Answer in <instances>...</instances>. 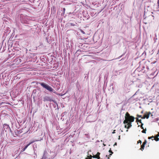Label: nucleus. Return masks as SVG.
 <instances>
[{"mask_svg": "<svg viewBox=\"0 0 159 159\" xmlns=\"http://www.w3.org/2000/svg\"><path fill=\"white\" fill-rule=\"evenodd\" d=\"M125 118V120H124L123 123L124 124H127V125H125V127L129 129L132 126L131 122L134 121V118L132 116H130L129 114L127 112L126 113Z\"/></svg>", "mask_w": 159, "mask_h": 159, "instance_id": "obj_1", "label": "nucleus"}, {"mask_svg": "<svg viewBox=\"0 0 159 159\" xmlns=\"http://www.w3.org/2000/svg\"><path fill=\"white\" fill-rule=\"evenodd\" d=\"M40 84L44 88L46 89L50 92L55 93V91L50 86L44 83H40Z\"/></svg>", "mask_w": 159, "mask_h": 159, "instance_id": "obj_2", "label": "nucleus"}, {"mask_svg": "<svg viewBox=\"0 0 159 159\" xmlns=\"http://www.w3.org/2000/svg\"><path fill=\"white\" fill-rule=\"evenodd\" d=\"M38 141V140H32V141H31L30 143H29L27 145H26V146H25V148H23L22 150H21V151L22 152H24L25 150V149L27 148V147L30 145L31 144L34 143L35 142V141Z\"/></svg>", "mask_w": 159, "mask_h": 159, "instance_id": "obj_3", "label": "nucleus"}, {"mask_svg": "<svg viewBox=\"0 0 159 159\" xmlns=\"http://www.w3.org/2000/svg\"><path fill=\"white\" fill-rule=\"evenodd\" d=\"M10 129V128L8 125L6 124L3 125V129L4 131H5L6 132L7 131H8Z\"/></svg>", "mask_w": 159, "mask_h": 159, "instance_id": "obj_4", "label": "nucleus"}, {"mask_svg": "<svg viewBox=\"0 0 159 159\" xmlns=\"http://www.w3.org/2000/svg\"><path fill=\"white\" fill-rule=\"evenodd\" d=\"M43 101L44 102L51 101V99L49 97L46 96L43 98Z\"/></svg>", "mask_w": 159, "mask_h": 159, "instance_id": "obj_5", "label": "nucleus"}, {"mask_svg": "<svg viewBox=\"0 0 159 159\" xmlns=\"http://www.w3.org/2000/svg\"><path fill=\"white\" fill-rule=\"evenodd\" d=\"M100 154V153L99 152H98L97 154L96 155L98 157V159H99L100 158V157H99Z\"/></svg>", "mask_w": 159, "mask_h": 159, "instance_id": "obj_6", "label": "nucleus"}, {"mask_svg": "<svg viewBox=\"0 0 159 159\" xmlns=\"http://www.w3.org/2000/svg\"><path fill=\"white\" fill-rule=\"evenodd\" d=\"M151 114V113L150 112H149L148 114H145L144 115V116L147 117L148 116H149L150 114Z\"/></svg>", "mask_w": 159, "mask_h": 159, "instance_id": "obj_7", "label": "nucleus"}, {"mask_svg": "<svg viewBox=\"0 0 159 159\" xmlns=\"http://www.w3.org/2000/svg\"><path fill=\"white\" fill-rule=\"evenodd\" d=\"M109 152H110V153H111V154H110L109 156H110H110H111V155H112V153H113V152L111 151V149H110V150H109Z\"/></svg>", "mask_w": 159, "mask_h": 159, "instance_id": "obj_8", "label": "nucleus"}, {"mask_svg": "<svg viewBox=\"0 0 159 159\" xmlns=\"http://www.w3.org/2000/svg\"><path fill=\"white\" fill-rule=\"evenodd\" d=\"M144 145H141L140 149H141L142 150V151H143V150L144 149Z\"/></svg>", "mask_w": 159, "mask_h": 159, "instance_id": "obj_9", "label": "nucleus"}, {"mask_svg": "<svg viewBox=\"0 0 159 159\" xmlns=\"http://www.w3.org/2000/svg\"><path fill=\"white\" fill-rule=\"evenodd\" d=\"M141 118L143 119H144L145 118H146L147 119H148V118H149V116H148L147 117V116H144L143 117H142Z\"/></svg>", "mask_w": 159, "mask_h": 159, "instance_id": "obj_10", "label": "nucleus"}, {"mask_svg": "<svg viewBox=\"0 0 159 159\" xmlns=\"http://www.w3.org/2000/svg\"><path fill=\"white\" fill-rule=\"evenodd\" d=\"M155 140L157 141L159 140V138H158V137H157H157H156L155 139Z\"/></svg>", "mask_w": 159, "mask_h": 159, "instance_id": "obj_11", "label": "nucleus"}, {"mask_svg": "<svg viewBox=\"0 0 159 159\" xmlns=\"http://www.w3.org/2000/svg\"><path fill=\"white\" fill-rule=\"evenodd\" d=\"M137 122H139L140 123H141V120H139L138 119H137Z\"/></svg>", "mask_w": 159, "mask_h": 159, "instance_id": "obj_12", "label": "nucleus"}, {"mask_svg": "<svg viewBox=\"0 0 159 159\" xmlns=\"http://www.w3.org/2000/svg\"><path fill=\"white\" fill-rule=\"evenodd\" d=\"M146 130V129H143V130L142 131V132L143 133H145Z\"/></svg>", "mask_w": 159, "mask_h": 159, "instance_id": "obj_13", "label": "nucleus"}, {"mask_svg": "<svg viewBox=\"0 0 159 159\" xmlns=\"http://www.w3.org/2000/svg\"><path fill=\"white\" fill-rule=\"evenodd\" d=\"M80 32L82 33L83 34H85V33L84 31L83 30H80Z\"/></svg>", "mask_w": 159, "mask_h": 159, "instance_id": "obj_14", "label": "nucleus"}, {"mask_svg": "<svg viewBox=\"0 0 159 159\" xmlns=\"http://www.w3.org/2000/svg\"><path fill=\"white\" fill-rule=\"evenodd\" d=\"M147 143L146 141L145 140V141L143 143V145H145Z\"/></svg>", "mask_w": 159, "mask_h": 159, "instance_id": "obj_15", "label": "nucleus"}, {"mask_svg": "<svg viewBox=\"0 0 159 159\" xmlns=\"http://www.w3.org/2000/svg\"><path fill=\"white\" fill-rule=\"evenodd\" d=\"M143 124H142V123H141V126H140V127H141V128H142V129H143Z\"/></svg>", "mask_w": 159, "mask_h": 159, "instance_id": "obj_16", "label": "nucleus"}, {"mask_svg": "<svg viewBox=\"0 0 159 159\" xmlns=\"http://www.w3.org/2000/svg\"><path fill=\"white\" fill-rule=\"evenodd\" d=\"M154 138L153 136H152L150 137H148V139H152V138Z\"/></svg>", "mask_w": 159, "mask_h": 159, "instance_id": "obj_17", "label": "nucleus"}, {"mask_svg": "<svg viewBox=\"0 0 159 159\" xmlns=\"http://www.w3.org/2000/svg\"><path fill=\"white\" fill-rule=\"evenodd\" d=\"M138 143H140L141 144V143H142L141 141V140H139V141H138Z\"/></svg>", "mask_w": 159, "mask_h": 159, "instance_id": "obj_18", "label": "nucleus"}, {"mask_svg": "<svg viewBox=\"0 0 159 159\" xmlns=\"http://www.w3.org/2000/svg\"><path fill=\"white\" fill-rule=\"evenodd\" d=\"M116 145H117V143H115L113 146H116Z\"/></svg>", "mask_w": 159, "mask_h": 159, "instance_id": "obj_19", "label": "nucleus"}, {"mask_svg": "<svg viewBox=\"0 0 159 159\" xmlns=\"http://www.w3.org/2000/svg\"><path fill=\"white\" fill-rule=\"evenodd\" d=\"M137 116H138V117H141V115H137Z\"/></svg>", "mask_w": 159, "mask_h": 159, "instance_id": "obj_20", "label": "nucleus"}, {"mask_svg": "<svg viewBox=\"0 0 159 159\" xmlns=\"http://www.w3.org/2000/svg\"><path fill=\"white\" fill-rule=\"evenodd\" d=\"M115 130H114V131H113V132H112V134H114L115 133Z\"/></svg>", "mask_w": 159, "mask_h": 159, "instance_id": "obj_21", "label": "nucleus"}, {"mask_svg": "<svg viewBox=\"0 0 159 159\" xmlns=\"http://www.w3.org/2000/svg\"><path fill=\"white\" fill-rule=\"evenodd\" d=\"M71 26H74L75 25L74 24H71Z\"/></svg>", "mask_w": 159, "mask_h": 159, "instance_id": "obj_22", "label": "nucleus"}, {"mask_svg": "<svg viewBox=\"0 0 159 159\" xmlns=\"http://www.w3.org/2000/svg\"><path fill=\"white\" fill-rule=\"evenodd\" d=\"M157 3V4H159V0H158Z\"/></svg>", "mask_w": 159, "mask_h": 159, "instance_id": "obj_23", "label": "nucleus"}, {"mask_svg": "<svg viewBox=\"0 0 159 159\" xmlns=\"http://www.w3.org/2000/svg\"><path fill=\"white\" fill-rule=\"evenodd\" d=\"M120 135H119V136L118 139H119V140H120Z\"/></svg>", "mask_w": 159, "mask_h": 159, "instance_id": "obj_24", "label": "nucleus"}, {"mask_svg": "<svg viewBox=\"0 0 159 159\" xmlns=\"http://www.w3.org/2000/svg\"><path fill=\"white\" fill-rule=\"evenodd\" d=\"M63 10L64 11V12L65 11V8H63Z\"/></svg>", "mask_w": 159, "mask_h": 159, "instance_id": "obj_25", "label": "nucleus"}, {"mask_svg": "<svg viewBox=\"0 0 159 159\" xmlns=\"http://www.w3.org/2000/svg\"><path fill=\"white\" fill-rule=\"evenodd\" d=\"M3 103V102H1V103H0V105H2V104Z\"/></svg>", "mask_w": 159, "mask_h": 159, "instance_id": "obj_26", "label": "nucleus"}, {"mask_svg": "<svg viewBox=\"0 0 159 159\" xmlns=\"http://www.w3.org/2000/svg\"><path fill=\"white\" fill-rule=\"evenodd\" d=\"M157 136V137L159 136V133H158V134Z\"/></svg>", "mask_w": 159, "mask_h": 159, "instance_id": "obj_27", "label": "nucleus"}, {"mask_svg": "<svg viewBox=\"0 0 159 159\" xmlns=\"http://www.w3.org/2000/svg\"><path fill=\"white\" fill-rule=\"evenodd\" d=\"M103 145L104 146H106V145L104 143H103Z\"/></svg>", "mask_w": 159, "mask_h": 159, "instance_id": "obj_28", "label": "nucleus"}, {"mask_svg": "<svg viewBox=\"0 0 159 159\" xmlns=\"http://www.w3.org/2000/svg\"><path fill=\"white\" fill-rule=\"evenodd\" d=\"M128 130H126V132H128Z\"/></svg>", "mask_w": 159, "mask_h": 159, "instance_id": "obj_29", "label": "nucleus"}, {"mask_svg": "<svg viewBox=\"0 0 159 159\" xmlns=\"http://www.w3.org/2000/svg\"><path fill=\"white\" fill-rule=\"evenodd\" d=\"M35 155H36V157H37V155H36V154H35Z\"/></svg>", "mask_w": 159, "mask_h": 159, "instance_id": "obj_30", "label": "nucleus"}, {"mask_svg": "<svg viewBox=\"0 0 159 159\" xmlns=\"http://www.w3.org/2000/svg\"><path fill=\"white\" fill-rule=\"evenodd\" d=\"M35 157H36V156H34V158H35Z\"/></svg>", "mask_w": 159, "mask_h": 159, "instance_id": "obj_31", "label": "nucleus"}, {"mask_svg": "<svg viewBox=\"0 0 159 159\" xmlns=\"http://www.w3.org/2000/svg\"><path fill=\"white\" fill-rule=\"evenodd\" d=\"M35 157H36V156H34V158H35Z\"/></svg>", "mask_w": 159, "mask_h": 159, "instance_id": "obj_32", "label": "nucleus"}, {"mask_svg": "<svg viewBox=\"0 0 159 159\" xmlns=\"http://www.w3.org/2000/svg\"><path fill=\"white\" fill-rule=\"evenodd\" d=\"M102 141H103L102 140H101V142H102Z\"/></svg>", "mask_w": 159, "mask_h": 159, "instance_id": "obj_33", "label": "nucleus"}, {"mask_svg": "<svg viewBox=\"0 0 159 159\" xmlns=\"http://www.w3.org/2000/svg\"><path fill=\"white\" fill-rule=\"evenodd\" d=\"M121 132H123V131L122 130H121Z\"/></svg>", "mask_w": 159, "mask_h": 159, "instance_id": "obj_34", "label": "nucleus"}]
</instances>
